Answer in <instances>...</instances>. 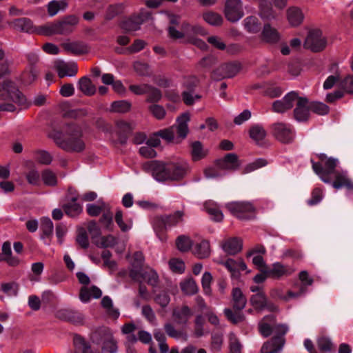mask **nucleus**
Masks as SVG:
<instances>
[{
    "instance_id": "obj_1",
    "label": "nucleus",
    "mask_w": 353,
    "mask_h": 353,
    "mask_svg": "<svg viewBox=\"0 0 353 353\" xmlns=\"http://www.w3.org/2000/svg\"><path fill=\"white\" fill-rule=\"evenodd\" d=\"M276 316L269 314L265 316L259 323V332L263 337H268L273 332L275 334L270 341L263 343L261 353H279L285 343L284 336L288 331V327L285 324H276Z\"/></svg>"
},
{
    "instance_id": "obj_2",
    "label": "nucleus",
    "mask_w": 353,
    "mask_h": 353,
    "mask_svg": "<svg viewBox=\"0 0 353 353\" xmlns=\"http://www.w3.org/2000/svg\"><path fill=\"white\" fill-rule=\"evenodd\" d=\"M49 137L59 148L67 152L80 153L85 148L81 128L74 123L67 125L63 132L55 130L50 132Z\"/></svg>"
},
{
    "instance_id": "obj_3",
    "label": "nucleus",
    "mask_w": 353,
    "mask_h": 353,
    "mask_svg": "<svg viewBox=\"0 0 353 353\" xmlns=\"http://www.w3.org/2000/svg\"><path fill=\"white\" fill-rule=\"evenodd\" d=\"M79 22V19L76 15H67L59 20L39 26V34L68 36L74 31Z\"/></svg>"
},
{
    "instance_id": "obj_4",
    "label": "nucleus",
    "mask_w": 353,
    "mask_h": 353,
    "mask_svg": "<svg viewBox=\"0 0 353 353\" xmlns=\"http://www.w3.org/2000/svg\"><path fill=\"white\" fill-rule=\"evenodd\" d=\"M190 119L189 113H183L177 118L176 125L161 130L156 133V135L161 137L167 142L179 143L186 138L189 132L188 123Z\"/></svg>"
},
{
    "instance_id": "obj_5",
    "label": "nucleus",
    "mask_w": 353,
    "mask_h": 353,
    "mask_svg": "<svg viewBox=\"0 0 353 353\" xmlns=\"http://www.w3.org/2000/svg\"><path fill=\"white\" fill-rule=\"evenodd\" d=\"M0 98L11 100L17 105L24 108L28 107L26 97L19 90L15 83L11 81H5L0 84Z\"/></svg>"
},
{
    "instance_id": "obj_6",
    "label": "nucleus",
    "mask_w": 353,
    "mask_h": 353,
    "mask_svg": "<svg viewBox=\"0 0 353 353\" xmlns=\"http://www.w3.org/2000/svg\"><path fill=\"white\" fill-rule=\"evenodd\" d=\"M183 215V211H176L169 215L156 216L152 220L153 228L159 235V233L164 232L168 228L176 226L181 222Z\"/></svg>"
},
{
    "instance_id": "obj_7",
    "label": "nucleus",
    "mask_w": 353,
    "mask_h": 353,
    "mask_svg": "<svg viewBox=\"0 0 353 353\" xmlns=\"http://www.w3.org/2000/svg\"><path fill=\"white\" fill-rule=\"evenodd\" d=\"M270 130L273 137L283 143H291L295 138L294 130L290 124L276 122L271 125Z\"/></svg>"
},
{
    "instance_id": "obj_8",
    "label": "nucleus",
    "mask_w": 353,
    "mask_h": 353,
    "mask_svg": "<svg viewBox=\"0 0 353 353\" xmlns=\"http://www.w3.org/2000/svg\"><path fill=\"white\" fill-rule=\"evenodd\" d=\"M230 212L241 220H248L254 217V208L250 202L234 201L226 205Z\"/></svg>"
},
{
    "instance_id": "obj_9",
    "label": "nucleus",
    "mask_w": 353,
    "mask_h": 353,
    "mask_svg": "<svg viewBox=\"0 0 353 353\" xmlns=\"http://www.w3.org/2000/svg\"><path fill=\"white\" fill-rule=\"evenodd\" d=\"M168 164L161 161H148L142 165V169L148 173L158 181H170Z\"/></svg>"
},
{
    "instance_id": "obj_10",
    "label": "nucleus",
    "mask_w": 353,
    "mask_h": 353,
    "mask_svg": "<svg viewBox=\"0 0 353 353\" xmlns=\"http://www.w3.org/2000/svg\"><path fill=\"white\" fill-rule=\"evenodd\" d=\"M327 45V40L323 36L321 30L314 29L310 30L304 42V47L311 50L314 52L323 50Z\"/></svg>"
},
{
    "instance_id": "obj_11",
    "label": "nucleus",
    "mask_w": 353,
    "mask_h": 353,
    "mask_svg": "<svg viewBox=\"0 0 353 353\" xmlns=\"http://www.w3.org/2000/svg\"><path fill=\"white\" fill-rule=\"evenodd\" d=\"M312 163V169L314 172L318 174L321 179L326 183L331 182V179L329 176L331 174H335V168L337 165V160L333 158H328L323 163L325 168L323 167V164L319 162H314L311 161Z\"/></svg>"
},
{
    "instance_id": "obj_12",
    "label": "nucleus",
    "mask_w": 353,
    "mask_h": 353,
    "mask_svg": "<svg viewBox=\"0 0 353 353\" xmlns=\"http://www.w3.org/2000/svg\"><path fill=\"white\" fill-rule=\"evenodd\" d=\"M241 69V64L238 62L225 63L213 70L211 77L214 81H220L225 78H232L239 72Z\"/></svg>"
},
{
    "instance_id": "obj_13",
    "label": "nucleus",
    "mask_w": 353,
    "mask_h": 353,
    "mask_svg": "<svg viewBox=\"0 0 353 353\" xmlns=\"http://www.w3.org/2000/svg\"><path fill=\"white\" fill-rule=\"evenodd\" d=\"M151 17V13L141 10L139 13L134 14L123 20L121 23V27L125 31H135L140 28V26Z\"/></svg>"
},
{
    "instance_id": "obj_14",
    "label": "nucleus",
    "mask_w": 353,
    "mask_h": 353,
    "mask_svg": "<svg viewBox=\"0 0 353 353\" xmlns=\"http://www.w3.org/2000/svg\"><path fill=\"white\" fill-rule=\"evenodd\" d=\"M224 13L225 18L230 22H236L243 17V10L240 0H227Z\"/></svg>"
},
{
    "instance_id": "obj_15",
    "label": "nucleus",
    "mask_w": 353,
    "mask_h": 353,
    "mask_svg": "<svg viewBox=\"0 0 353 353\" xmlns=\"http://www.w3.org/2000/svg\"><path fill=\"white\" fill-rule=\"evenodd\" d=\"M296 101V105L293 111L294 119L299 122L307 121L310 116L308 99L305 97H300L298 96Z\"/></svg>"
},
{
    "instance_id": "obj_16",
    "label": "nucleus",
    "mask_w": 353,
    "mask_h": 353,
    "mask_svg": "<svg viewBox=\"0 0 353 353\" xmlns=\"http://www.w3.org/2000/svg\"><path fill=\"white\" fill-rule=\"evenodd\" d=\"M298 98V93L290 92L288 93L282 99L275 101L272 104V110L277 113H283L290 110Z\"/></svg>"
},
{
    "instance_id": "obj_17",
    "label": "nucleus",
    "mask_w": 353,
    "mask_h": 353,
    "mask_svg": "<svg viewBox=\"0 0 353 353\" xmlns=\"http://www.w3.org/2000/svg\"><path fill=\"white\" fill-rule=\"evenodd\" d=\"M215 165L221 170L234 171L240 166L238 156L234 153H228L223 159H217Z\"/></svg>"
},
{
    "instance_id": "obj_18",
    "label": "nucleus",
    "mask_w": 353,
    "mask_h": 353,
    "mask_svg": "<svg viewBox=\"0 0 353 353\" xmlns=\"http://www.w3.org/2000/svg\"><path fill=\"white\" fill-rule=\"evenodd\" d=\"M9 25L17 31L27 33H37L39 34V26H34L31 19L28 18L23 17L16 19L11 21Z\"/></svg>"
},
{
    "instance_id": "obj_19",
    "label": "nucleus",
    "mask_w": 353,
    "mask_h": 353,
    "mask_svg": "<svg viewBox=\"0 0 353 353\" xmlns=\"http://www.w3.org/2000/svg\"><path fill=\"white\" fill-rule=\"evenodd\" d=\"M170 181H179L182 179L189 170V165L186 163H168Z\"/></svg>"
},
{
    "instance_id": "obj_20",
    "label": "nucleus",
    "mask_w": 353,
    "mask_h": 353,
    "mask_svg": "<svg viewBox=\"0 0 353 353\" xmlns=\"http://www.w3.org/2000/svg\"><path fill=\"white\" fill-rule=\"evenodd\" d=\"M295 270L292 266L283 265L281 263L276 262L272 265L271 268L265 272L270 277L279 279L282 276H288L294 272Z\"/></svg>"
},
{
    "instance_id": "obj_21",
    "label": "nucleus",
    "mask_w": 353,
    "mask_h": 353,
    "mask_svg": "<svg viewBox=\"0 0 353 353\" xmlns=\"http://www.w3.org/2000/svg\"><path fill=\"white\" fill-rule=\"evenodd\" d=\"M56 316L61 320L69 321L74 324H82L84 320V316L81 312L67 308L59 310Z\"/></svg>"
},
{
    "instance_id": "obj_22",
    "label": "nucleus",
    "mask_w": 353,
    "mask_h": 353,
    "mask_svg": "<svg viewBox=\"0 0 353 353\" xmlns=\"http://www.w3.org/2000/svg\"><path fill=\"white\" fill-rule=\"evenodd\" d=\"M216 262L223 265L231 273V276L232 278H239L240 276V271H243L247 269L246 264L241 259H239L236 261L232 259H228L225 261H216Z\"/></svg>"
},
{
    "instance_id": "obj_23",
    "label": "nucleus",
    "mask_w": 353,
    "mask_h": 353,
    "mask_svg": "<svg viewBox=\"0 0 353 353\" xmlns=\"http://www.w3.org/2000/svg\"><path fill=\"white\" fill-rule=\"evenodd\" d=\"M54 68L60 78H63L66 76H75L78 72L77 65L74 62H64L60 61L55 63Z\"/></svg>"
},
{
    "instance_id": "obj_24",
    "label": "nucleus",
    "mask_w": 353,
    "mask_h": 353,
    "mask_svg": "<svg viewBox=\"0 0 353 353\" xmlns=\"http://www.w3.org/2000/svg\"><path fill=\"white\" fill-rule=\"evenodd\" d=\"M192 316V310L187 305L177 307L172 310L173 321L178 325H185Z\"/></svg>"
},
{
    "instance_id": "obj_25",
    "label": "nucleus",
    "mask_w": 353,
    "mask_h": 353,
    "mask_svg": "<svg viewBox=\"0 0 353 353\" xmlns=\"http://www.w3.org/2000/svg\"><path fill=\"white\" fill-rule=\"evenodd\" d=\"M61 46L66 52L74 55L87 54L90 50L88 46L81 41L64 42Z\"/></svg>"
},
{
    "instance_id": "obj_26",
    "label": "nucleus",
    "mask_w": 353,
    "mask_h": 353,
    "mask_svg": "<svg viewBox=\"0 0 353 353\" xmlns=\"http://www.w3.org/2000/svg\"><path fill=\"white\" fill-rule=\"evenodd\" d=\"M243 242L241 239L234 237L228 239L222 244L223 250L230 255H234L241 251Z\"/></svg>"
},
{
    "instance_id": "obj_27",
    "label": "nucleus",
    "mask_w": 353,
    "mask_h": 353,
    "mask_svg": "<svg viewBox=\"0 0 353 353\" xmlns=\"http://www.w3.org/2000/svg\"><path fill=\"white\" fill-rule=\"evenodd\" d=\"M102 292L98 287L92 285L91 288H88L84 286L80 290L79 299L82 302L87 303L92 297L98 299L100 298Z\"/></svg>"
},
{
    "instance_id": "obj_28",
    "label": "nucleus",
    "mask_w": 353,
    "mask_h": 353,
    "mask_svg": "<svg viewBox=\"0 0 353 353\" xmlns=\"http://www.w3.org/2000/svg\"><path fill=\"white\" fill-rule=\"evenodd\" d=\"M287 19L292 26H298L302 23L304 15L297 7H290L287 10Z\"/></svg>"
},
{
    "instance_id": "obj_29",
    "label": "nucleus",
    "mask_w": 353,
    "mask_h": 353,
    "mask_svg": "<svg viewBox=\"0 0 353 353\" xmlns=\"http://www.w3.org/2000/svg\"><path fill=\"white\" fill-rule=\"evenodd\" d=\"M77 197L73 196L70 201L63 204L62 208L65 214L70 217H74L82 212V206L77 203Z\"/></svg>"
},
{
    "instance_id": "obj_30",
    "label": "nucleus",
    "mask_w": 353,
    "mask_h": 353,
    "mask_svg": "<svg viewBox=\"0 0 353 353\" xmlns=\"http://www.w3.org/2000/svg\"><path fill=\"white\" fill-rule=\"evenodd\" d=\"M113 336L112 332L107 327L97 329L92 334V339L97 344H102L105 341L110 340Z\"/></svg>"
},
{
    "instance_id": "obj_31",
    "label": "nucleus",
    "mask_w": 353,
    "mask_h": 353,
    "mask_svg": "<svg viewBox=\"0 0 353 353\" xmlns=\"http://www.w3.org/2000/svg\"><path fill=\"white\" fill-rule=\"evenodd\" d=\"M233 307L236 311L242 310L247 303V299L242 291L239 288H234L232 292Z\"/></svg>"
},
{
    "instance_id": "obj_32",
    "label": "nucleus",
    "mask_w": 353,
    "mask_h": 353,
    "mask_svg": "<svg viewBox=\"0 0 353 353\" xmlns=\"http://www.w3.org/2000/svg\"><path fill=\"white\" fill-rule=\"evenodd\" d=\"M73 345L74 350L72 353H92L90 344L79 335H74Z\"/></svg>"
},
{
    "instance_id": "obj_33",
    "label": "nucleus",
    "mask_w": 353,
    "mask_h": 353,
    "mask_svg": "<svg viewBox=\"0 0 353 353\" xmlns=\"http://www.w3.org/2000/svg\"><path fill=\"white\" fill-rule=\"evenodd\" d=\"M332 186L336 189L345 187L347 190L353 191V183L344 174L336 172L335 180L332 183Z\"/></svg>"
},
{
    "instance_id": "obj_34",
    "label": "nucleus",
    "mask_w": 353,
    "mask_h": 353,
    "mask_svg": "<svg viewBox=\"0 0 353 353\" xmlns=\"http://www.w3.org/2000/svg\"><path fill=\"white\" fill-rule=\"evenodd\" d=\"M78 87L81 92L86 96H92L96 92L95 85L87 77H83L79 80Z\"/></svg>"
},
{
    "instance_id": "obj_35",
    "label": "nucleus",
    "mask_w": 353,
    "mask_h": 353,
    "mask_svg": "<svg viewBox=\"0 0 353 353\" xmlns=\"http://www.w3.org/2000/svg\"><path fill=\"white\" fill-rule=\"evenodd\" d=\"M262 39L267 43H276L279 39V34L277 30L270 24H265L262 31Z\"/></svg>"
},
{
    "instance_id": "obj_36",
    "label": "nucleus",
    "mask_w": 353,
    "mask_h": 353,
    "mask_svg": "<svg viewBox=\"0 0 353 353\" xmlns=\"http://www.w3.org/2000/svg\"><path fill=\"white\" fill-rule=\"evenodd\" d=\"M41 230H42L41 238L48 239L49 241L46 244H49L50 237L53 234V223L48 217H43L41 219Z\"/></svg>"
},
{
    "instance_id": "obj_37",
    "label": "nucleus",
    "mask_w": 353,
    "mask_h": 353,
    "mask_svg": "<svg viewBox=\"0 0 353 353\" xmlns=\"http://www.w3.org/2000/svg\"><path fill=\"white\" fill-rule=\"evenodd\" d=\"M267 297L263 292H259L252 295L250 301L256 310L261 311L265 309Z\"/></svg>"
},
{
    "instance_id": "obj_38",
    "label": "nucleus",
    "mask_w": 353,
    "mask_h": 353,
    "mask_svg": "<svg viewBox=\"0 0 353 353\" xmlns=\"http://www.w3.org/2000/svg\"><path fill=\"white\" fill-rule=\"evenodd\" d=\"M194 254L200 259L207 258L210 255V243L208 241L203 240L196 243L194 248Z\"/></svg>"
},
{
    "instance_id": "obj_39",
    "label": "nucleus",
    "mask_w": 353,
    "mask_h": 353,
    "mask_svg": "<svg viewBox=\"0 0 353 353\" xmlns=\"http://www.w3.org/2000/svg\"><path fill=\"white\" fill-rule=\"evenodd\" d=\"M68 7V3L65 0L56 1L53 0L48 4V13L49 16H55L59 11L64 10Z\"/></svg>"
},
{
    "instance_id": "obj_40",
    "label": "nucleus",
    "mask_w": 353,
    "mask_h": 353,
    "mask_svg": "<svg viewBox=\"0 0 353 353\" xmlns=\"http://www.w3.org/2000/svg\"><path fill=\"white\" fill-rule=\"evenodd\" d=\"M244 26L250 33H256L261 30V23L256 17L250 16L244 19Z\"/></svg>"
},
{
    "instance_id": "obj_41",
    "label": "nucleus",
    "mask_w": 353,
    "mask_h": 353,
    "mask_svg": "<svg viewBox=\"0 0 353 353\" xmlns=\"http://www.w3.org/2000/svg\"><path fill=\"white\" fill-rule=\"evenodd\" d=\"M192 150L191 154L194 161H199L204 158L207 154V151L203 148L200 141H194L191 145Z\"/></svg>"
},
{
    "instance_id": "obj_42",
    "label": "nucleus",
    "mask_w": 353,
    "mask_h": 353,
    "mask_svg": "<svg viewBox=\"0 0 353 353\" xmlns=\"http://www.w3.org/2000/svg\"><path fill=\"white\" fill-rule=\"evenodd\" d=\"M114 220L121 230L123 232H125L132 228V221L131 220L124 221L123 212L121 210H117Z\"/></svg>"
},
{
    "instance_id": "obj_43",
    "label": "nucleus",
    "mask_w": 353,
    "mask_h": 353,
    "mask_svg": "<svg viewBox=\"0 0 353 353\" xmlns=\"http://www.w3.org/2000/svg\"><path fill=\"white\" fill-rule=\"evenodd\" d=\"M199 84V79L196 76L186 77L184 78L182 83L183 92H194Z\"/></svg>"
},
{
    "instance_id": "obj_44",
    "label": "nucleus",
    "mask_w": 353,
    "mask_h": 353,
    "mask_svg": "<svg viewBox=\"0 0 353 353\" xmlns=\"http://www.w3.org/2000/svg\"><path fill=\"white\" fill-rule=\"evenodd\" d=\"M101 305L105 310L109 316L117 319L119 312L113 307L112 301L108 296H105L101 300Z\"/></svg>"
},
{
    "instance_id": "obj_45",
    "label": "nucleus",
    "mask_w": 353,
    "mask_h": 353,
    "mask_svg": "<svg viewBox=\"0 0 353 353\" xmlns=\"http://www.w3.org/2000/svg\"><path fill=\"white\" fill-rule=\"evenodd\" d=\"M249 134L250 138L256 141L263 140L266 137V131L264 128L260 125H252L250 130Z\"/></svg>"
},
{
    "instance_id": "obj_46",
    "label": "nucleus",
    "mask_w": 353,
    "mask_h": 353,
    "mask_svg": "<svg viewBox=\"0 0 353 353\" xmlns=\"http://www.w3.org/2000/svg\"><path fill=\"white\" fill-rule=\"evenodd\" d=\"M131 103L125 100L116 101L112 103L110 111L119 113H125L130 110Z\"/></svg>"
},
{
    "instance_id": "obj_47",
    "label": "nucleus",
    "mask_w": 353,
    "mask_h": 353,
    "mask_svg": "<svg viewBox=\"0 0 353 353\" xmlns=\"http://www.w3.org/2000/svg\"><path fill=\"white\" fill-rule=\"evenodd\" d=\"M118 132L121 134L120 141L122 144L126 142V137L132 132V128L128 122L119 121L117 123Z\"/></svg>"
},
{
    "instance_id": "obj_48",
    "label": "nucleus",
    "mask_w": 353,
    "mask_h": 353,
    "mask_svg": "<svg viewBox=\"0 0 353 353\" xmlns=\"http://www.w3.org/2000/svg\"><path fill=\"white\" fill-rule=\"evenodd\" d=\"M181 290L186 294L192 295L198 291V286L193 279H188L181 283Z\"/></svg>"
},
{
    "instance_id": "obj_49",
    "label": "nucleus",
    "mask_w": 353,
    "mask_h": 353,
    "mask_svg": "<svg viewBox=\"0 0 353 353\" xmlns=\"http://www.w3.org/2000/svg\"><path fill=\"white\" fill-rule=\"evenodd\" d=\"M43 183L48 186H55L57 184L56 174L50 169H45L41 173Z\"/></svg>"
},
{
    "instance_id": "obj_50",
    "label": "nucleus",
    "mask_w": 353,
    "mask_h": 353,
    "mask_svg": "<svg viewBox=\"0 0 353 353\" xmlns=\"http://www.w3.org/2000/svg\"><path fill=\"white\" fill-rule=\"evenodd\" d=\"M203 18L208 23L212 26H220L223 23L222 17L212 11L203 13Z\"/></svg>"
},
{
    "instance_id": "obj_51",
    "label": "nucleus",
    "mask_w": 353,
    "mask_h": 353,
    "mask_svg": "<svg viewBox=\"0 0 353 353\" xmlns=\"http://www.w3.org/2000/svg\"><path fill=\"white\" fill-rule=\"evenodd\" d=\"M309 108H310V112L319 115L327 114L330 110L329 107L326 104L318 101L309 102Z\"/></svg>"
},
{
    "instance_id": "obj_52",
    "label": "nucleus",
    "mask_w": 353,
    "mask_h": 353,
    "mask_svg": "<svg viewBox=\"0 0 353 353\" xmlns=\"http://www.w3.org/2000/svg\"><path fill=\"white\" fill-rule=\"evenodd\" d=\"M176 245L181 252H188L192 247V241L188 236L181 235L176 240Z\"/></svg>"
},
{
    "instance_id": "obj_53",
    "label": "nucleus",
    "mask_w": 353,
    "mask_h": 353,
    "mask_svg": "<svg viewBox=\"0 0 353 353\" xmlns=\"http://www.w3.org/2000/svg\"><path fill=\"white\" fill-rule=\"evenodd\" d=\"M204 207L207 212L212 216L214 220L216 221H222L223 215L216 205L211 203H205Z\"/></svg>"
},
{
    "instance_id": "obj_54",
    "label": "nucleus",
    "mask_w": 353,
    "mask_h": 353,
    "mask_svg": "<svg viewBox=\"0 0 353 353\" xmlns=\"http://www.w3.org/2000/svg\"><path fill=\"white\" fill-rule=\"evenodd\" d=\"M147 99L146 101L148 103H157L159 101L162 97L161 91L150 85H149L148 89H147Z\"/></svg>"
},
{
    "instance_id": "obj_55",
    "label": "nucleus",
    "mask_w": 353,
    "mask_h": 353,
    "mask_svg": "<svg viewBox=\"0 0 353 353\" xmlns=\"http://www.w3.org/2000/svg\"><path fill=\"white\" fill-rule=\"evenodd\" d=\"M183 37L192 36L196 34H203L204 32L203 29L199 26H192L188 23H184L182 26Z\"/></svg>"
},
{
    "instance_id": "obj_56",
    "label": "nucleus",
    "mask_w": 353,
    "mask_h": 353,
    "mask_svg": "<svg viewBox=\"0 0 353 353\" xmlns=\"http://www.w3.org/2000/svg\"><path fill=\"white\" fill-rule=\"evenodd\" d=\"M141 277L143 278V280L146 281L152 287L157 286L159 282V276L157 272L153 270H149L143 272V275Z\"/></svg>"
},
{
    "instance_id": "obj_57",
    "label": "nucleus",
    "mask_w": 353,
    "mask_h": 353,
    "mask_svg": "<svg viewBox=\"0 0 353 353\" xmlns=\"http://www.w3.org/2000/svg\"><path fill=\"white\" fill-rule=\"evenodd\" d=\"M224 313L228 319L234 324L243 321L245 319L244 315L240 311L234 312L231 309L226 308L224 310Z\"/></svg>"
},
{
    "instance_id": "obj_58",
    "label": "nucleus",
    "mask_w": 353,
    "mask_h": 353,
    "mask_svg": "<svg viewBox=\"0 0 353 353\" xmlns=\"http://www.w3.org/2000/svg\"><path fill=\"white\" fill-rule=\"evenodd\" d=\"M317 345L319 350L322 353H327L332 351V343L330 339L322 336L318 339L317 340Z\"/></svg>"
},
{
    "instance_id": "obj_59",
    "label": "nucleus",
    "mask_w": 353,
    "mask_h": 353,
    "mask_svg": "<svg viewBox=\"0 0 353 353\" xmlns=\"http://www.w3.org/2000/svg\"><path fill=\"white\" fill-rule=\"evenodd\" d=\"M26 178L30 185L39 186L41 184L40 174L36 169H32L26 174Z\"/></svg>"
},
{
    "instance_id": "obj_60",
    "label": "nucleus",
    "mask_w": 353,
    "mask_h": 353,
    "mask_svg": "<svg viewBox=\"0 0 353 353\" xmlns=\"http://www.w3.org/2000/svg\"><path fill=\"white\" fill-rule=\"evenodd\" d=\"M36 160L41 164L49 165L52 161V156L46 150H38L35 153Z\"/></svg>"
},
{
    "instance_id": "obj_61",
    "label": "nucleus",
    "mask_w": 353,
    "mask_h": 353,
    "mask_svg": "<svg viewBox=\"0 0 353 353\" xmlns=\"http://www.w3.org/2000/svg\"><path fill=\"white\" fill-rule=\"evenodd\" d=\"M99 221L102 225L105 226L107 230L110 231L112 230V213L109 210H108L106 212L103 211Z\"/></svg>"
},
{
    "instance_id": "obj_62",
    "label": "nucleus",
    "mask_w": 353,
    "mask_h": 353,
    "mask_svg": "<svg viewBox=\"0 0 353 353\" xmlns=\"http://www.w3.org/2000/svg\"><path fill=\"white\" fill-rule=\"evenodd\" d=\"M135 72L140 76H149L150 67L148 64L141 61H135L133 64Z\"/></svg>"
},
{
    "instance_id": "obj_63",
    "label": "nucleus",
    "mask_w": 353,
    "mask_h": 353,
    "mask_svg": "<svg viewBox=\"0 0 353 353\" xmlns=\"http://www.w3.org/2000/svg\"><path fill=\"white\" fill-rule=\"evenodd\" d=\"M340 87L347 93L353 94V74H349L341 81Z\"/></svg>"
},
{
    "instance_id": "obj_64",
    "label": "nucleus",
    "mask_w": 353,
    "mask_h": 353,
    "mask_svg": "<svg viewBox=\"0 0 353 353\" xmlns=\"http://www.w3.org/2000/svg\"><path fill=\"white\" fill-rule=\"evenodd\" d=\"M230 353H241V345L234 334H230L229 337Z\"/></svg>"
}]
</instances>
